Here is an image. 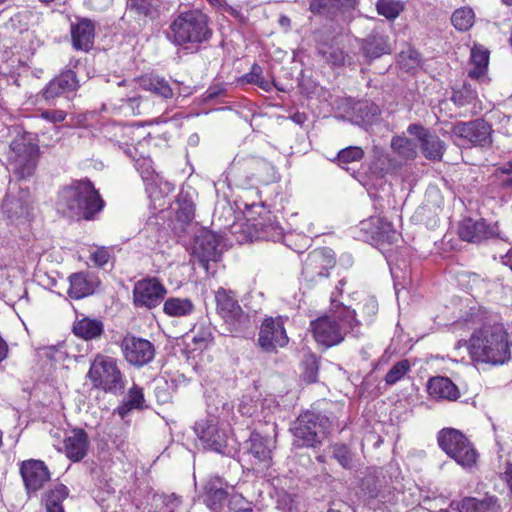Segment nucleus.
I'll list each match as a JSON object with an SVG mask.
<instances>
[{"mask_svg": "<svg viewBox=\"0 0 512 512\" xmlns=\"http://www.w3.org/2000/svg\"><path fill=\"white\" fill-rule=\"evenodd\" d=\"M358 324L355 311L332 298L329 313L312 321L311 329L315 340L328 348L340 344L348 333L356 335Z\"/></svg>", "mask_w": 512, "mask_h": 512, "instance_id": "obj_1", "label": "nucleus"}, {"mask_svg": "<svg viewBox=\"0 0 512 512\" xmlns=\"http://www.w3.org/2000/svg\"><path fill=\"white\" fill-rule=\"evenodd\" d=\"M473 359L484 363L503 364L510 357L508 333L499 323L485 324L469 340Z\"/></svg>", "mask_w": 512, "mask_h": 512, "instance_id": "obj_2", "label": "nucleus"}, {"mask_svg": "<svg viewBox=\"0 0 512 512\" xmlns=\"http://www.w3.org/2000/svg\"><path fill=\"white\" fill-rule=\"evenodd\" d=\"M56 205L66 216L90 219L103 208V201L89 180H81L64 187Z\"/></svg>", "mask_w": 512, "mask_h": 512, "instance_id": "obj_3", "label": "nucleus"}, {"mask_svg": "<svg viewBox=\"0 0 512 512\" xmlns=\"http://www.w3.org/2000/svg\"><path fill=\"white\" fill-rule=\"evenodd\" d=\"M211 36L209 18L199 10L180 13L171 22L167 31V38L171 43L185 48L189 44L195 45L208 41Z\"/></svg>", "mask_w": 512, "mask_h": 512, "instance_id": "obj_4", "label": "nucleus"}, {"mask_svg": "<svg viewBox=\"0 0 512 512\" xmlns=\"http://www.w3.org/2000/svg\"><path fill=\"white\" fill-rule=\"evenodd\" d=\"M329 428L330 422L325 416L307 411L293 424V445L297 448H314L326 437Z\"/></svg>", "mask_w": 512, "mask_h": 512, "instance_id": "obj_5", "label": "nucleus"}, {"mask_svg": "<svg viewBox=\"0 0 512 512\" xmlns=\"http://www.w3.org/2000/svg\"><path fill=\"white\" fill-rule=\"evenodd\" d=\"M92 386L104 392L116 393L124 389L123 375L113 357L97 354L87 373Z\"/></svg>", "mask_w": 512, "mask_h": 512, "instance_id": "obj_6", "label": "nucleus"}, {"mask_svg": "<svg viewBox=\"0 0 512 512\" xmlns=\"http://www.w3.org/2000/svg\"><path fill=\"white\" fill-rule=\"evenodd\" d=\"M39 148L25 137H20L10 145L7 158L8 170L19 179L31 177L37 167Z\"/></svg>", "mask_w": 512, "mask_h": 512, "instance_id": "obj_7", "label": "nucleus"}, {"mask_svg": "<svg viewBox=\"0 0 512 512\" xmlns=\"http://www.w3.org/2000/svg\"><path fill=\"white\" fill-rule=\"evenodd\" d=\"M215 302L217 313L228 325L229 331H240L248 324V315L244 313L231 292L219 288L215 293Z\"/></svg>", "mask_w": 512, "mask_h": 512, "instance_id": "obj_8", "label": "nucleus"}, {"mask_svg": "<svg viewBox=\"0 0 512 512\" xmlns=\"http://www.w3.org/2000/svg\"><path fill=\"white\" fill-rule=\"evenodd\" d=\"M452 135L475 146H488L491 144V125L483 119H477L472 122H458L453 125Z\"/></svg>", "mask_w": 512, "mask_h": 512, "instance_id": "obj_9", "label": "nucleus"}, {"mask_svg": "<svg viewBox=\"0 0 512 512\" xmlns=\"http://www.w3.org/2000/svg\"><path fill=\"white\" fill-rule=\"evenodd\" d=\"M121 349L125 360L135 367L150 363L155 356L154 345L149 340L131 334L123 338Z\"/></svg>", "mask_w": 512, "mask_h": 512, "instance_id": "obj_10", "label": "nucleus"}, {"mask_svg": "<svg viewBox=\"0 0 512 512\" xmlns=\"http://www.w3.org/2000/svg\"><path fill=\"white\" fill-rule=\"evenodd\" d=\"M258 343L266 352H273L288 343L282 317L264 319L260 327Z\"/></svg>", "mask_w": 512, "mask_h": 512, "instance_id": "obj_11", "label": "nucleus"}, {"mask_svg": "<svg viewBox=\"0 0 512 512\" xmlns=\"http://www.w3.org/2000/svg\"><path fill=\"white\" fill-rule=\"evenodd\" d=\"M335 265V258L330 249H316L308 254L304 261L302 274L306 280L314 282L327 277Z\"/></svg>", "mask_w": 512, "mask_h": 512, "instance_id": "obj_12", "label": "nucleus"}, {"mask_svg": "<svg viewBox=\"0 0 512 512\" xmlns=\"http://www.w3.org/2000/svg\"><path fill=\"white\" fill-rule=\"evenodd\" d=\"M165 294V287L157 279L140 280L133 290L134 303L137 306L153 308L159 305Z\"/></svg>", "mask_w": 512, "mask_h": 512, "instance_id": "obj_13", "label": "nucleus"}, {"mask_svg": "<svg viewBox=\"0 0 512 512\" xmlns=\"http://www.w3.org/2000/svg\"><path fill=\"white\" fill-rule=\"evenodd\" d=\"M194 430L205 448L216 452H223L227 445V434L213 419H204L196 422Z\"/></svg>", "mask_w": 512, "mask_h": 512, "instance_id": "obj_14", "label": "nucleus"}, {"mask_svg": "<svg viewBox=\"0 0 512 512\" xmlns=\"http://www.w3.org/2000/svg\"><path fill=\"white\" fill-rule=\"evenodd\" d=\"M20 473L28 493L38 491L50 480V472L44 462L40 460L24 461Z\"/></svg>", "mask_w": 512, "mask_h": 512, "instance_id": "obj_15", "label": "nucleus"}, {"mask_svg": "<svg viewBox=\"0 0 512 512\" xmlns=\"http://www.w3.org/2000/svg\"><path fill=\"white\" fill-rule=\"evenodd\" d=\"M30 195L29 191L19 189L17 193L9 191L2 204V211L11 222L26 219L29 215Z\"/></svg>", "mask_w": 512, "mask_h": 512, "instance_id": "obj_16", "label": "nucleus"}, {"mask_svg": "<svg viewBox=\"0 0 512 512\" xmlns=\"http://www.w3.org/2000/svg\"><path fill=\"white\" fill-rule=\"evenodd\" d=\"M218 247L219 238L212 232L205 231L196 238L194 255L206 271L209 270L210 261L217 262L220 259L221 252Z\"/></svg>", "mask_w": 512, "mask_h": 512, "instance_id": "obj_17", "label": "nucleus"}, {"mask_svg": "<svg viewBox=\"0 0 512 512\" xmlns=\"http://www.w3.org/2000/svg\"><path fill=\"white\" fill-rule=\"evenodd\" d=\"M407 131L420 141L422 152L426 158L441 160L445 144L437 135L429 133L425 128L416 124L410 125Z\"/></svg>", "mask_w": 512, "mask_h": 512, "instance_id": "obj_18", "label": "nucleus"}, {"mask_svg": "<svg viewBox=\"0 0 512 512\" xmlns=\"http://www.w3.org/2000/svg\"><path fill=\"white\" fill-rule=\"evenodd\" d=\"M88 448L87 433L83 429H73L65 435L60 451H63L71 461L79 462L87 455Z\"/></svg>", "mask_w": 512, "mask_h": 512, "instance_id": "obj_19", "label": "nucleus"}, {"mask_svg": "<svg viewBox=\"0 0 512 512\" xmlns=\"http://www.w3.org/2000/svg\"><path fill=\"white\" fill-rule=\"evenodd\" d=\"M357 0H311L309 10L314 15L334 19L355 9Z\"/></svg>", "mask_w": 512, "mask_h": 512, "instance_id": "obj_20", "label": "nucleus"}, {"mask_svg": "<svg viewBox=\"0 0 512 512\" xmlns=\"http://www.w3.org/2000/svg\"><path fill=\"white\" fill-rule=\"evenodd\" d=\"M99 285L96 275L89 272L74 273L69 277L68 294L71 298L82 299L94 293Z\"/></svg>", "mask_w": 512, "mask_h": 512, "instance_id": "obj_21", "label": "nucleus"}, {"mask_svg": "<svg viewBox=\"0 0 512 512\" xmlns=\"http://www.w3.org/2000/svg\"><path fill=\"white\" fill-rule=\"evenodd\" d=\"M259 165H265V163L254 160L234 161L227 172L226 179L236 186L245 187L252 179L259 176L256 171V166Z\"/></svg>", "mask_w": 512, "mask_h": 512, "instance_id": "obj_22", "label": "nucleus"}, {"mask_svg": "<svg viewBox=\"0 0 512 512\" xmlns=\"http://www.w3.org/2000/svg\"><path fill=\"white\" fill-rule=\"evenodd\" d=\"M459 236L462 240L479 243L493 236V228L489 227L484 220L464 219L459 226Z\"/></svg>", "mask_w": 512, "mask_h": 512, "instance_id": "obj_23", "label": "nucleus"}, {"mask_svg": "<svg viewBox=\"0 0 512 512\" xmlns=\"http://www.w3.org/2000/svg\"><path fill=\"white\" fill-rule=\"evenodd\" d=\"M429 395L436 400L455 401L459 398L457 386L447 377H434L428 381Z\"/></svg>", "mask_w": 512, "mask_h": 512, "instance_id": "obj_24", "label": "nucleus"}, {"mask_svg": "<svg viewBox=\"0 0 512 512\" xmlns=\"http://www.w3.org/2000/svg\"><path fill=\"white\" fill-rule=\"evenodd\" d=\"M95 27L91 20L82 19L71 27L72 42L75 49L88 51L94 40Z\"/></svg>", "mask_w": 512, "mask_h": 512, "instance_id": "obj_25", "label": "nucleus"}, {"mask_svg": "<svg viewBox=\"0 0 512 512\" xmlns=\"http://www.w3.org/2000/svg\"><path fill=\"white\" fill-rule=\"evenodd\" d=\"M228 492L220 478L210 479L204 486V503L214 511H217L227 500Z\"/></svg>", "mask_w": 512, "mask_h": 512, "instance_id": "obj_26", "label": "nucleus"}, {"mask_svg": "<svg viewBox=\"0 0 512 512\" xmlns=\"http://www.w3.org/2000/svg\"><path fill=\"white\" fill-rule=\"evenodd\" d=\"M361 49L365 57L376 59L391 51L388 43V37L373 31L369 36L361 42Z\"/></svg>", "mask_w": 512, "mask_h": 512, "instance_id": "obj_27", "label": "nucleus"}, {"mask_svg": "<svg viewBox=\"0 0 512 512\" xmlns=\"http://www.w3.org/2000/svg\"><path fill=\"white\" fill-rule=\"evenodd\" d=\"M459 512H500L497 498L486 496L482 499L467 497L458 504Z\"/></svg>", "mask_w": 512, "mask_h": 512, "instance_id": "obj_28", "label": "nucleus"}, {"mask_svg": "<svg viewBox=\"0 0 512 512\" xmlns=\"http://www.w3.org/2000/svg\"><path fill=\"white\" fill-rule=\"evenodd\" d=\"M466 436L454 428H443L437 434L439 447L449 456L455 455L456 449L463 444Z\"/></svg>", "mask_w": 512, "mask_h": 512, "instance_id": "obj_29", "label": "nucleus"}, {"mask_svg": "<svg viewBox=\"0 0 512 512\" xmlns=\"http://www.w3.org/2000/svg\"><path fill=\"white\" fill-rule=\"evenodd\" d=\"M103 330V323L100 320L88 317H83L82 319L77 320L73 325L74 334L85 340H92L100 337Z\"/></svg>", "mask_w": 512, "mask_h": 512, "instance_id": "obj_30", "label": "nucleus"}, {"mask_svg": "<svg viewBox=\"0 0 512 512\" xmlns=\"http://www.w3.org/2000/svg\"><path fill=\"white\" fill-rule=\"evenodd\" d=\"M249 453L259 462L268 464L271 459V441L259 433H251L249 438Z\"/></svg>", "mask_w": 512, "mask_h": 512, "instance_id": "obj_31", "label": "nucleus"}, {"mask_svg": "<svg viewBox=\"0 0 512 512\" xmlns=\"http://www.w3.org/2000/svg\"><path fill=\"white\" fill-rule=\"evenodd\" d=\"M375 226V229L371 231L372 237L383 241L392 243L397 239V233L393 228V225L379 217H371L368 222H363V229H367V225Z\"/></svg>", "mask_w": 512, "mask_h": 512, "instance_id": "obj_32", "label": "nucleus"}, {"mask_svg": "<svg viewBox=\"0 0 512 512\" xmlns=\"http://www.w3.org/2000/svg\"><path fill=\"white\" fill-rule=\"evenodd\" d=\"M471 65L473 66L468 75L471 78L479 79L486 74L489 63V51L480 46L471 49Z\"/></svg>", "mask_w": 512, "mask_h": 512, "instance_id": "obj_33", "label": "nucleus"}, {"mask_svg": "<svg viewBox=\"0 0 512 512\" xmlns=\"http://www.w3.org/2000/svg\"><path fill=\"white\" fill-rule=\"evenodd\" d=\"M318 53L332 66H341L345 61V53L337 43L321 41L317 46Z\"/></svg>", "mask_w": 512, "mask_h": 512, "instance_id": "obj_34", "label": "nucleus"}, {"mask_svg": "<svg viewBox=\"0 0 512 512\" xmlns=\"http://www.w3.org/2000/svg\"><path fill=\"white\" fill-rule=\"evenodd\" d=\"M143 402L144 396L142 389L134 385L129 389L127 396L124 398L122 404L117 407L116 412L124 419L131 410L142 408Z\"/></svg>", "mask_w": 512, "mask_h": 512, "instance_id": "obj_35", "label": "nucleus"}, {"mask_svg": "<svg viewBox=\"0 0 512 512\" xmlns=\"http://www.w3.org/2000/svg\"><path fill=\"white\" fill-rule=\"evenodd\" d=\"M194 305L188 298H168L163 306V311L171 317H183L192 313Z\"/></svg>", "mask_w": 512, "mask_h": 512, "instance_id": "obj_36", "label": "nucleus"}, {"mask_svg": "<svg viewBox=\"0 0 512 512\" xmlns=\"http://www.w3.org/2000/svg\"><path fill=\"white\" fill-rule=\"evenodd\" d=\"M139 85L144 90L151 91L163 98H170L173 96V91L169 83L157 76H144L139 79Z\"/></svg>", "mask_w": 512, "mask_h": 512, "instance_id": "obj_37", "label": "nucleus"}, {"mask_svg": "<svg viewBox=\"0 0 512 512\" xmlns=\"http://www.w3.org/2000/svg\"><path fill=\"white\" fill-rule=\"evenodd\" d=\"M463 442L464 443L456 449L455 455H451L450 458L455 460V462L463 468H471L476 464L478 454L467 437Z\"/></svg>", "mask_w": 512, "mask_h": 512, "instance_id": "obj_38", "label": "nucleus"}, {"mask_svg": "<svg viewBox=\"0 0 512 512\" xmlns=\"http://www.w3.org/2000/svg\"><path fill=\"white\" fill-rule=\"evenodd\" d=\"M463 442L464 443L456 449L455 455H451L450 458L455 460V462L463 468H471L476 464L478 454L467 437Z\"/></svg>", "mask_w": 512, "mask_h": 512, "instance_id": "obj_39", "label": "nucleus"}, {"mask_svg": "<svg viewBox=\"0 0 512 512\" xmlns=\"http://www.w3.org/2000/svg\"><path fill=\"white\" fill-rule=\"evenodd\" d=\"M266 218L261 219H253L252 217H248V221L251 222V226L258 233V237L260 238H274L275 236H279L280 232H278V227L270 222L269 212L265 211Z\"/></svg>", "mask_w": 512, "mask_h": 512, "instance_id": "obj_40", "label": "nucleus"}, {"mask_svg": "<svg viewBox=\"0 0 512 512\" xmlns=\"http://www.w3.org/2000/svg\"><path fill=\"white\" fill-rule=\"evenodd\" d=\"M474 19V11L470 7H462L454 11L451 22L457 30L467 31L473 26Z\"/></svg>", "mask_w": 512, "mask_h": 512, "instance_id": "obj_41", "label": "nucleus"}, {"mask_svg": "<svg viewBox=\"0 0 512 512\" xmlns=\"http://www.w3.org/2000/svg\"><path fill=\"white\" fill-rule=\"evenodd\" d=\"M364 154V150L361 147L349 146L338 152L336 161L341 168L347 169L350 163L362 160Z\"/></svg>", "mask_w": 512, "mask_h": 512, "instance_id": "obj_42", "label": "nucleus"}, {"mask_svg": "<svg viewBox=\"0 0 512 512\" xmlns=\"http://www.w3.org/2000/svg\"><path fill=\"white\" fill-rule=\"evenodd\" d=\"M332 457L345 469L355 466V454L343 444L332 446Z\"/></svg>", "mask_w": 512, "mask_h": 512, "instance_id": "obj_43", "label": "nucleus"}, {"mask_svg": "<svg viewBox=\"0 0 512 512\" xmlns=\"http://www.w3.org/2000/svg\"><path fill=\"white\" fill-rule=\"evenodd\" d=\"M391 146L404 159H412L417 154L416 144L406 137H394Z\"/></svg>", "mask_w": 512, "mask_h": 512, "instance_id": "obj_44", "label": "nucleus"}, {"mask_svg": "<svg viewBox=\"0 0 512 512\" xmlns=\"http://www.w3.org/2000/svg\"><path fill=\"white\" fill-rule=\"evenodd\" d=\"M376 9L379 15L388 20H393L404 10V6L401 2L395 0H378Z\"/></svg>", "mask_w": 512, "mask_h": 512, "instance_id": "obj_45", "label": "nucleus"}, {"mask_svg": "<svg viewBox=\"0 0 512 512\" xmlns=\"http://www.w3.org/2000/svg\"><path fill=\"white\" fill-rule=\"evenodd\" d=\"M53 85H57L64 94L74 92L79 88L76 74L71 70H67L54 78Z\"/></svg>", "mask_w": 512, "mask_h": 512, "instance_id": "obj_46", "label": "nucleus"}, {"mask_svg": "<svg viewBox=\"0 0 512 512\" xmlns=\"http://www.w3.org/2000/svg\"><path fill=\"white\" fill-rule=\"evenodd\" d=\"M68 496V489L63 484H57L55 487L51 490H49L45 494L44 503L45 506H56V505H62V502L64 499H66Z\"/></svg>", "mask_w": 512, "mask_h": 512, "instance_id": "obj_47", "label": "nucleus"}, {"mask_svg": "<svg viewBox=\"0 0 512 512\" xmlns=\"http://www.w3.org/2000/svg\"><path fill=\"white\" fill-rule=\"evenodd\" d=\"M410 369V364L407 360L397 362L386 374L385 382L388 385H393L402 379Z\"/></svg>", "mask_w": 512, "mask_h": 512, "instance_id": "obj_48", "label": "nucleus"}, {"mask_svg": "<svg viewBox=\"0 0 512 512\" xmlns=\"http://www.w3.org/2000/svg\"><path fill=\"white\" fill-rule=\"evenodd\" d=\"M356 111L359 113L360 122L364 125L372 123L379 114L378 106L368 102L358 104Z\"/></svg>", "mask_w": 512, "mask_h": 512, "instance_id": "obj_49", "label": "nucleus"}, {"mask_svg": "<svg viewBox=\"0 0 512 512\" xmlns=\"http://www.w3.org/2000/svg\"><path fill=\"white\" fill-rule=\"evenodd\" d=\"M398 62L406 71H410L420 64V55L416 50L408 49L399 55Z\"/></svg>", "mask_w": 512, "mask_h": 512, "instance_id": "obj_50", "label": "nucleus"}, {"mask_svg": "<svg viewBox=\"0 0 512 512\" xmlns=\"http://www.w3.org/2000/svg\"><path fill=\"white\" fill-rule=\"evenodd\" d=\"M395 494L387 487L374 488L368 492V498L370 500H377L381 504L392 503L394 501Z\"/></svg>", "mask_w": 512, "mask_h": 512, "instance_id": "obj_51", "label": "nucleus"}, {"mask_svg": "<svg viewBox=\"0 0 512 512\" xmlns=\"http://www.w3.org/2000/svg\"><path fill=\"white\" fill-rule=\"evenodd\" d=\"M163 511L162 512H186L182 507L181 501L175 495H166L162 497Z\"/></svg>", "mask_w": 512, "mask_h": 512, "instance_id": "obj_52", "label": "nucleus"}, {"mask_svg": "<svg viewBox=\"0 0 512 512\" xmlns=\"http://www.w3.org/2000/svg\"><path fill=\"white\" fill-rule=\"evenodd\" d=\"M473 98L474 93L466 87H463L460 90L454 91L451 99L457 106L462 107L471 102Z\"/></svg>", "mask_w": 512, "mask_h": 512, "instance_id": "obj_53", "label": "nucleus"}, {"mask_svg": "<svg viewBox=\"0 0 512 512\" xmlns=\"http://www.w3.org/2000/svg\"><path fill=\"white\" fill-rule=\"evenodd\" d=\"M129 7L135 10L138 14L148 16L152 13L153 4L152 0H136L129 2Z\"/></svg>", "mask_w": 512, "mask_h": 512, "instance_id": "obj_54", "label": "nucleus"}, {"mask_svg": "<svg viewBox=\"0 0 512 512\" xmlns=\"http://www.w3.org/2000/svg\"><path fill=\"white\" fill-rule=\"evenodd\" d=\"M378 311V303L375 298L370 297L366 299L362 306V313L367 322H370Z\"/></svg>", "mask_w": 512, "mask_h": 512, "instance_id": "obj_55", "label": "nucleus"}, {"mask_svg": "<svg viewBox=\"0 0 512 512\" xmlns=\"http://www.w3.org/2000/svg\"><path fill=\"white\" fill-rule=\"evenodd\" d=\"M110 258L108 250L104 247L97 248L91 253V260L99 267L104 266Z\"/></svg>", "mask_w": 512, "mask_h": 512, "instance_id": "obj_56", "label": "nucleus"}, {"mask_svg": "<svg viewBox=\"0 0 512 512\" xmlns=\"http://www.w3.org/2000/svg\"><path fill=\"white\" fill-rule=\"evenodd\" d=\"M262 69L258 65H253L251 72L248 73L245 78L247 82L259 85L262 88H266L267 83L261 78Z\"/></svg>", "mask_w": 512, "mask_h": 512, "instance_id": "obj_57", "label": "nucleus"}, {"mask_svg": "<svg viewBox=\"0 0 512 512\" xmlns=\"http://www.w3.org/2000/svg\"><path fill=\"white\" fill-rule=\"evenodd\" d=\"M305 365H306V369L303 373V378L309 383L315 382L316 377H317V371H318L315 359L311 358V359L307 360L305 362Z\"/></svg>", "mask_w": 512, "mask_h": 512, "instance_id": "obj_58", "label": "nucleus"}, {"mask_svg": "<svg viewBox=\"0 0 512 512\" xmlns=\"http://www.w3.org/2000/svg\"><path fill=\"white\" fill-rule=\"evenodd\" d=\"M63 94L64 93L57 85H53V79L47 84V86L42 92L44 99L48 102L54 100L55 98Z\"/></svg>", "mask_w": 512, "mask_h": 512, "instance_id": "obj_59", "label": "nucleus"}, {"mask_svg": "<svg viewBox=\"0 0 512 512\" xmlns=\"http://www.w3.org/2000/svg\"><path fill=\"white\" fill-rule=\"evenodd\" d=\"M42 118L50 122H62L66 118V113L62 110L44 111L41 114Z\"/></svg>", "mask_w": 512, "mask_h": 512, "instance_id": "obj_60", "label": "nucleus"}, {"mask_svg": "<svg viewBox=\"0 0 512 512\" xmlns=\"http://www.w3.org/2000/svg\"><path fill=\"white\" fill-rule=\"evenodd\" d=\"M115 131V136L119 132L122 136H126L133 140V135L135 134V128L129 125H113L111 127Z\"/></svg>", "mask_w": 512, "mask_h": 512, "instance_id": "obj_61", "label": "nucleus"}, {"mask_svg": "<svg viewBox=\"0 0 512 512\" xmlns=\"http://www.w3.org/2000/svg\"><path fill=\"white\" fill-rule=\"evenodd\" d=\"M504 479L507 482L512 496V464H508L504 472Z\"/></svg>", "mask_w": 512, "mask_h": 512, "instance_id": "obj_62", "label": "nucleus"}, {"mask_svg": "<svg viewBox=\"0 0 512 512\" xmlns=\"http://www.w3.org/2000/svg\"><path fill=\"white\" fill-rule=\"evenodd\" d=\"M291 119L294 123L302 125L307 120V117L304 113L296 112L291 116Z\"/></svg>", "mask_w": 512, "mask_h": 512, "instance_id": "obj_63", "label": "nucleus"}, {"mask_svg": "<svg viewBox=\"0 0 512 512\" xmlns=\"http://www.w3.org/2000/svg\"><path fill=\"white\" fill-rule=\"evenodd\" d=\"M228 512H253V510L249 504H245L239 507H230Z\"/></svg>", "mask_w": 512, "mask_h": 512, "instance_id": "obj_64", "label": "nucleus"}]
</instances>
